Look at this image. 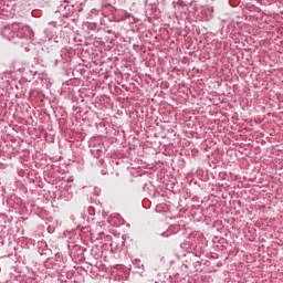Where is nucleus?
<instances>
[{"instance_id": "obj_1", "label": "nucleus", "mask_w": 283, "mask_h": 283, "mask_svg": "<svg viewBox=\"0 0 283 283\" xmlns=\"http://www.w3.org/2000/svg\"><path fill=\"white\" fill-rule=\"evenodd\" d=\"M1 35L7 39V41H14L17 36H28L29 39H32V36H34V31H32L29 25L14 22L10 27H4L1 30Z\"/></svg>"}, {"instance_id": "obj_2", "label": "nucleus", "mask_w": 283, "mask_h": 283, "mask_svg": "<svg viewBox=\"0 0 283 283\" xmlns=\"http://www.w3.org/2000/svg\"><path fill=\"white\" fill-rule=\"evenodd\" d=\"M91 154L92 156H94V158H101V156H103V149L97 148V149H91Z\"/></svg>"}, {"instance_id": "obj_3", "label": "nucleus", "mask_w": 283, "mask_h": 283, "mask_svg": "<svg viewBox=\"0 0 283 283\" xmlns=\"http://www.w3.org/2000/svg\"><path fill=\"white\" fill-rule=\"evenodd\" d=\"M87 211L90 216H96V209H94V207H88Z\"/></svg>"}, {"instance_id": "obj_4", "label": "nucleus", "mask_w": 283, "mask_h": 283, "mask_svg": "<svg viewBox=\"0 0 283 283\" xmlns=\"http://www.w3.org/2000/svg\"><path fill=\"white\" fill-rule=\"evenodd\" d=\"M163 238H169V234H167L166 232L161 233Z\"/></svg>"}, {"instance_id": "obj_5", "label": "nucleus", "mask_w": 283, "mask_h": 283, "mask_svg": "<svg viewBox=\"0 0 283 283\" xmlns=\"http://www.w3.org/2000/svg\"><path fill=\"white\" fill-rule=\"evenodd\" d=\"M146 6L149 3V0H145Z\"/></svg>"}, {"instance_id": "obj_6", "label": "nucleus", "mask_w": 283, "mask_h": 283, "mask_svg": "<svg viewBox=\"0 0 283 283\" xmlns=\"http://www.w3.org/2000/svg\"><path fill=\"white\" fill-rule=\"evenodd\" d=\"M64 3H67V0H63Z\"/></svg>"}]
</instances>
